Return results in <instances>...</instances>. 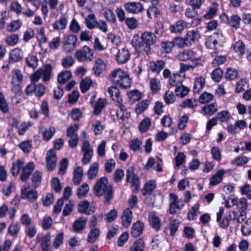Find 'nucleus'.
I'll list each match as a JSON object with an SVG mask.
<instances>
[{
  "label": "nucleus",
  "instance_id": "nucleus-29",
  "mask_svg": "<svg viewBox=\"0 0 251 251\" xmlns=\"http://www.w3.org/2000/svg\"><path fill=\"white\" fill-rule=\"evenodd\" d=\"M24 162L21 160H17L16 162L12 163L10 172L13 176H17L20 173L21 169L24 168Z\"/></svg>",
  "mask_w": 251,
  "mask_h": 251
},
{
  "label": "nucleus",
  "instance_id": "nucleus-56",
  "mask_svg": "<svg viewBox=\"0 0 251 251\" xmlns=\"http://www.w3.org/2000/svg\"><path fill=\"white\" fill-rule=\"evenodd\" d=\"M51 187L56 193L60 192L62 190V186L59 179L57 177H54L51 180Z\"/></svg>",
  "mask_w": 251,
  "mask_h": 251
},
{
  "label": "nucleus",
  "instance_id": "nucleus-59",
  "mask_svg": "<svg viewBox=\"0 0 251 251\" xmlns=\"http://www.w3.org/2000/svg\"><path fill=\"white\" fill-rule=\"evenodd\" d=\"M179 222L177 220H172L170 221V235L174 236L177 231L179 226Z\"/></svg>",
  "mask_w": 251,
  "mask_h": 251
},
{
  "label": "nucleus",
  "instance_id": "nucleus-3",
  "mask_svg": "<svg viewBox=\"0 0 251 251\" xmlns=\"http://www.w3.org/2000/svg\"><path fill=\"white\" fill-rule=\"evenodd\" d=\"M110 78L116 86L120 88L126 89L130 87V79L129 76L121 69L115 70L111 72Z\"/></svg>",
  "mask_w": 251,
  "mask_h": 251
},
{
  "label": "nucleus",
  "instance_id": "nucleus-34",
  "mask_svg": "<svg viewBox=\"0 0 251 251\" xmlns=\"http://www.w3.org/2000/svg\"><path fill=\"white\" fill-rule=\"evenodd\" d=\"M67 24V18L64 16H62L59 20L53 24V27L56 30H63L66 28Z\"/></svg>",
  "mask_w": 251,
  "mask_h": 251
},
{
  "label": "nucleus",
  "instance_id": "nucleus-26",
  "mask_svg": "<svg viewBox=\"0 0 251 251\" xmlns=\"http://www.w3.org/2000/svg\"><path fill=\"white\" fill-rule=\"evenodd\" d=\"M87 223V219L83 217H79L73 224V227L75 232L81 231Z\"/></svg>",
  "mask_w": 251,
  "mask_h": 251
},
{
  "label": "nucleus",
  "instance_id": "nucleus-48",
  "mask_svg": "<svg viewBox=\"0 0 251 251\" xmlns=\"http://www.w3.org/2000/svg\"><path fill=\"white\" fill-rule=\"evenodd\" d=\"M89 190V187L87 184L84 183L81 185L77 189V196L81 199L85 196Z\"/></svg>",
  "mask_w": 251,
  "mask_h": 251
},
{
  "label": "nucleus",
  "instance_id": "nucleus-60",
  "mask_svg": "<svg viewBox=\"0 0 251 251\" xmlns=\"http://www.w3.org/2000/svg\"><path fill=\"white\" fill-rule=\"evenodd\" d=\"M79 125L75 124L73 126H70L67 129V136L70 137H72L74 136L75 137H78L77 134L75 133V131L78 129Z\"/></svg>",
  "mask_w": 251,
  "mask_h": 251
},
{
  "label": "nucleus",
  "instance_id": "nucleus-63",
  "mask_svg": "<svg viewBox=\"0 0 251 251\" xmlns=\"http://www.w3.org/2000/svg\"><path fill=\"white\" fill-rule=\"evenodd\" d=\"M116 165L115 160L112 159L107 160L105 164V171L107 173H111L114 169Z\"/></svg>",
  "mask_w": 251,
  "mask_h": 251
},
{
  "label": "nucleus",
  "instance_id": "nucleus-7",
  "mask_svg": "<svg viewBox=\"0 0 251 251\" xmlns=\"http://www.w3.org/2000/svg\"><path fill=\"white\" fill-rule=\"evenodd\" d=\"M200 38V36L198 31L191 30L187 33L186 36L183 38L182 37H178L180 44L182 45V47L184 45H191L193 42L198 41Z\"/></svg>",
  "mask_w": 251,
  "mask_h": 251
},
{
  "label": "nucleus",
  "instance_id": "nucleus-58",
  "mask_svg": "<svg viewBox=\"0 0 251 251\" xmlns=\"http://www.w3.org/2000/svg\"><path fill=\"white\" fill-rule=\"evenodd\" d=\"M238 72L235 69L228 68L227 69L225 76L227 80H233L236 78Z\"/></svg>",
  "mask_w": 251,
  "mask_h": 251
},
{
  "label": "nucleus",
  "instance_id": "nucleus-42",
  "mask_svg": "<svg viewBox=\"0 0 251 251\" xmlns=\"http://www.w3.org/2000/svg\"><path fill=\"white\" fill-rule=\"evenodd\" d=\"M131 103L139 101L142 98L141 93L137 90H134L127 93Z\"/></svg>",
  "mask_w": 251,
  "mask_h": 251
},
{
  "label": "nucleus",
  "instance_id": "nucleus-16",
  "mask_svg": "<svg viewBox=\"0 0 251 251\" xmlns=\"http://www.w3.org/2000/svg\"><path fill=\"white\" fill-rule=\"evenodd\" d=\"M24 53L22 50L18 48L12 50L9 53V62H17L23 59Z\"/></svg>",
  "mask_w": 251,
  "mask_h": 251
},
{
  "label": "nucleus",
  "instance_id": "nucleus-35",
  "mask_svg": "<svg viewBox=\"0 0 251 251\" xmlns=\"http://www.w3.org/2000/svg\"><path fill=\"white\" fill-rule=\"evenodd\" d=\"M205 84V79L203 77L200 76L197 77L194 82L193 91L194 93H200V91L203 88Z\"/></svg>",
  "mask_w": 251,
  "mask_h": 251
},
{
  "label": "nucleus",
  "instance_id": "nucleus-4",
  "mask_svg": "<svg viewBox=\"0 0 251 251\" xmlns=\"http://www.w3.org/2000/svg\"><path fill=\"white\" fill-rule=\"evenodd\" d=\"M93 49L84 46L82 49L76 51L75 56L78 61H91L93 57Z\"/></svg>",
  "mask_w": 251,
  "mask_h": 251
},
{
  "label": "nucleus",
  "instance_id": "nucleus-1",
  "mask_svg": "<svg viewBox=\"0 0 251 251\" xmlns=\"http://www.w3.org/2000/svg\"><path fill=\"white\" fill-rule=\"evenodd\" d=\"M94 193L98 197L104 195V203L109 202L113 198V187L108 184L106 177L97 180L94 187Z\"/></svg>",
  "mask_w": 251,
  "mask_h": 251
},
{
  "label": "nucleus",
  "instance_id": "nucleus-51",
  "mask_svg": "<svg viewBox=\"0 0 251 251\" xmlns=\"http://www.w3.org/2000/svg\"><path fill=\"white\" fill-rule=\"evenodd\" d=\"M216 117L221 122H226L229 120L230 114L227 111L224 110L218 113Z\"/></svg>",
  "mask_w": 251,
  "mask_h": 251
},
{
  "label": "nucleus",
  "instance_id": "nucleus-6",
  "mask_svg": "<svg viewBox=\"0 0 251 251\" xmlns=\"http://www.w3.org/2000/svg\"><path fill=\"white\" fill-rule=\"evenodd\" d=\"M77 38L75 35H69L65 36L62 40L64 50L68 52H70L76 47Z\"/></svg>",
  "mask_w": 251,
  "mask_h": 251
},
{
  "label": "nucleus",
  "instance_id": "nucleus-28",
  "mask_svg": "<svg viewBox=\"0 0 251 251\" xmlns=\"http://www.w3.org/2000/svg\"><path fill=\"white\" fill-rule=\"evenodd\" d=\"M42 178V173L39 171H36L32 175L31 180L33 186L36 188L38 187L41 183Z\"/></svg>",
  "mask_w": 251,
  "mask_h": 251
},
{
  "label": "nucleus",
  "instance_id": "nucleus-12",
  "mask_svg": "<svg viewBox=\"0 0 251 251\" xmlns=\"http://www.w3.org/2000/svg\"><path fill=\"white\" fill-rule=\"evenodd\" d=\"M50 234L49 232L44 237L38 234L36 237V242L37 243L41 242L40 246L42 251H48L50 244Z\"/></svg>",
  "mask_w": 251,
  "mask_h": 251
},
{
  "label": "nucleus",
  "instance_id": "nucleus-41",
  "mask_svg": "<svg viewBox=\"0 0 251 251\" xmlns=\"http://www.w3.org/2000/svg\"><path fill=\"white\" fill-rule=\"evenodd\" d=\"M106 101L104 99H99L94 107V114L95 115H99L104 107Z\"/></svg>",
  "mask_w": 251,
  "mask_h": 251
},
{
  "label": "nucleus",
  "instance_id": "nucleus-53",
  "mask_svg": "<svg viewBox=\"0 0 251 251\" xmlns=\"http://www.w3.org/2000/svg\"><path fill=\"white\" fill-rule=\"evenodd\" d=\"M237 206L240 213L242 212H246V211L248 207L247 199L244 198L240 199L237 203Z\"/></svg>",
  "mask_w": 251,
  "mask_h": 251
},
{
  "label": "nucleus",
  "instance_id": "nucleus-31",
  "mask_svg": "<svg viewBox=\"0 0 251 251\" xmlns=\"http://www.w3.org/2000/svg\"><path fill=\"white\" fill-rule=\"evenodd\" d=\"M72 77V73L71 71H63L59 74L57 77L58 82L60 84H65L68 80Z\"/></svg>",
  "mask_w": 251,
  "mask_h": 251
},
{
  "label": "nucleus",
  "instance_id": "nucleus-8",
  "mask_svg": "<svg viewBox=\"0 0 251 251\" xmlns=\"http://www.w3.org/2000/svg\"><path fill=\"white\" fill-rule=\"evenodd\" d=\"M82 151L83 152L82 162L83 164H86L91 161L93 154V150L88 140H85L83 142L82 147Z\"/></svg>",
  "mask_w": 251,
  "mask_h": 251
},
{
  "label": "nucleus",
  "instance_id": "nucleus-36",
  "mask_svg": "<svg viewBox=\"0 0 251 251\" xmlns=\"http://www.w3.org/2000/svg\"><path fill=\"white\" fill-rule=\"evenodd\" d=\"M92 83L90 78L86 77L84 79L81 80L80 83V87L81 92L85 93L90 88Z\"/></svg>",
  "mask_w": 251,
  "mask_h": 251
},
{
  "label": "nucleus",
  "instance_id": "nucleus-50",
  "mask_svg": "<svg viewBox=\"0 0 251 251\" xmlns=\"http://www.w3.org/2000/svg\"><path fill=\"white\" fill-rule=\"evenodd\" d=\"M25 60L27 66L30 68H35L38 65V60L35 55H28Z\"/></svg>",
  "mask_w": 251,
  "mask_h": 251
},
{
  "label": "nucleus",
  "instance_id": "nucleus-19",
  "mask_svg": "<svg viewBox=\"0 0 251 251\" xmlns=\"http://www.w3.org/2000/svg\"><path fill=\"white\" fill-rule=\"evenodd\" d=\"M106 66L104 62L100 58H98L96 61L95 66L93 68L94 75L98 76L106 69Z\"/></svg>",
  "mask_w": 251,
  "mask_h": 251
},
{
  "label": "nucleus",
  "instance_id": "nucleus-46",
  "mask_svg": "<svg viewBox=\"0 0 251 251\" xmlns=\"http://www.w3.org/2000/svg\"><path fill=\"white\" fill-rule=\"evenodd\" d=\"M89 203L87 201H81L78 204V210L80 213H85L87 215H90V212L88 211Z\"/></svg>",
  "mask_w": 251,
  "mask_h": 251
},
{
  "label": "nucleus",
  "instance_id": "nucleus-33",
  "mask_svg": "<svg viewBox=\"0 0 251 251\" xmlns=\"http://www.w3.org/2000/svg\"><path fill=\"white\" fill-rule=\"evenodd\" d=\"M218 110L217 104L212 103L204 106L202 108V111L206 115H212Z\"/></svg>",
  "mask_w": 251,
  "mask_h": 251
},
{
  "label": "nucleus",
  "instance_id": "nucleus-49",
  "mask_svg": "<svg viewBox=\"0 0 251 251\" xmlns=\"http://www.w3.org/2000/svg\"><path fill=\"white\" fill-rule=\"evenodd\" d=\"M144 242L141 239H139L134 242L130 248V251H143Z\"/></svg>",
  "mask_w": 251,
  "mask_h": 251
},
{
  "label": "nucleus",
  "instance_id": "nucleus-5",
  "mask_svg": "<svg viewBox=\"0 0 251 251\" xmlns=\"http://www.w3.org/2000/svg\"><path fill=\"white\" fill-rule=\"evenodd\" d=\"M107 92L112 100L117 102V106L120 108L121 111H126V107L122 103V99L119 89L116 87L111 86L108 88Z\"/></svg>",
  "mask_w": 251,
  "mask_h": 251
},
{
  "label": "nucleus",
  "instance_id": "nucleus-40",
  "mask_svg": "<svg viewBox=\"0 0 251 251\" xmlns=\"http://www.w3.org/2000/svg\"><path fill=\"white\" fill-rule=\"evenodd\" d=\"M19 40V37L18 35L12 34L6 37L5 39V42L7 45L13 46L16 45L18 43Z\"/></svg>",
  "mask_w": 251,
  "mask_h": 251
},
{
  "label": "nucleus",
  "instance_id": "nucleus-38",
  "mask_svg": "<svg viewBox=\"0 0 251 251\" xmlns=\"http://www.w3.org/2000/svg\"><path fill=\"white\" fill-rule=\"evenodd\" d=\"M151 125V120L150 118L147 117L143 120L139 126L140 131L142 133H144L147 131Z\"/></svg>",
  "mask_w": 251,
  "mask_h": 251
},
{
  "label": "nucleus",
  "instance_id": "nucleus-2",
  "mask_svg": "<svg viewBox=\"0 0 251 251\" xmlns=\"http://www.w3.org/2000/svg\"><path fill=\"white\" fill-rule=\"evenodd\" d=\"M156 41L154 33L151 32H145L140 38L134 37L132 41L133 46L135 49L144 47L143 50L147 54L150 52L151 46L153 45Z\"/></svg>",
  "mask_w": 251,
  "mask_h": 251
},
{
  "label": "nucleus",
  "instance_id": "nucleus-57",
  "mask_svg": "<svg viewBox=\"0 0 251 251\" xmlns=\"http://www.w3.org/2000/svg\"><path fill=\"white\" fill-rule=\"evenodd\" d=\"M21 26L19 21H14L11 22L7 26V30L9 32H14L18 30Z\"/></svg>",
  "mask_w": 251,
  "mask_h": 251
},
{
  "label": "nucleus",
  "instance_id": "nucleus-15",
  "mask_svg": "<svg viewBox=\"0 0 251 251\" xmlns=\"http://www.w3.org/2000/svg\"><path fill=\"white\" fill-rule=\"evenodd\" d=\"M130 56V54L128 50L126 48H123L118 52L116 56V59L119 63L125 64L128 61Z\"/></svg>",
  "mask_w": 251,
  "mask_h": 251
},
{
  "label": "nucleus",
  "instance_id": "nucleus-11",
  "mask_svg": "<svg viewBox=\"0 0 251 251\" xmlns=\"http://www.w3.org/2000/svg\"><path fill=\"white\" fill-rule=\"evenodd\" d=\"M125 10L128 13L137 14L144 10L143 5L139 2H128L124 5Z\"/></svg>",
  "mask_w": 251,
  "mask_h": 251
},
{
  "label": "nucleus",
  "instance_id": "nucleus-64",
  "mask_svg": "<svg viewBox=\"0 0 251 251\" xmlns=\"http://www.w3.org/2000/svg\"><path fill=\"white\" fill-rule=\"evenodd\" d=\"M164 99L166 103L171 104L175 101V96L172 91H168L165 95Z\"/></svg>",
  "mask_w": 251,
  "mask_h": 251
},
{
  "label": "nucleus",
  "instance_id": "nucleus-21",
  "mask_svg": "<svg viewBox=\"0 0 251 251\" xmlns=\"http://www.w3.org/2000/svg\"><path fill=\"white\" fill-rule=\"evenodd\" d=\"M186 26V22L183 20H180L171 25L170 29L172 33H181Z\"/></svg>",
  "mask_w": 251,
  "mask_h": 251
},
{
  "label": "nucleus",
  "instance_id": "nucleus-55",
  "mask_svg": "<svg viewBox=\"0 0 251 251\" xmlns=\"http://www.w3.org/2000/svg\"><path fill=\"white\" fill-rule=\"evenodd\" d=\"M9 110L7 103L5 99L3 94L0 92V110L5 113Z\"/></svg>",
  "mask_w": 251,
  "mask_h": 251
},
{
  "label": "nucleus",
  "instance_id": "nucleus-52",
  "mask_svg": "<svg viewBox=\"0 0 251 251\" xmlns=\"http://www.w3.org/2000/svg\"><path fill=\"white\" fill-rule=\"evenodd\" d=\"M104 16L109 23H115L116 22V16L110 9H107L104 11Z\"/></svg>",
  "mask_w": 251,
  "mask_h": 251
},
{
  "label": "nucleus",
  "instance_id": "nucleus-20",
  "mask_svg": "<svg viewBox=\"0 0 251 251\" xmlns=\"http://www.w3.org/2000/svg\"><path fill=\"white\" fill-rule=\"evenodd\" d=\"M194 52L190 50H185L182 52H180L178 55V59L182 61H186L190 60L192 63L197 62V60L193 59Z\"/></svg>",
  "mask_w": 251,
  "mask_h": 251
},
{
  "label": "nucleus",
  "instance_id": "nucleus-62",
  "mask_svg": "<svg viewBox=\"0 0 251 251\" xmlns=\"http://www.w3.org/2000/svg\"><path fill=\"white\" fill-rule=\"evenodd\" d=\"M185 157L183 152H178L175 157L176 166L178 167L181 166L185 162Z\"/></svg>",
  "mask_w": 251,
  "mask_h": 251
},
{
  "label": "nucleus",
  "instance_id": "nucleus-9",
  "mask_svg": "<svg viewBox=\"0 0 251 251\" xmlns=\"http://www.w3.org/2000/svg\"><path fill=\"white\" fill-rule=\"evenodd\" d=\"M29 186H24L21 190L22 198L23 199H27L30 202H33L37 199L38 195L36 190L29 189Z\"/></svg>",
  "mask_w": 251,
  "mask_h": 251
},
{
  "label": "nucleus",
  "instance_id": "nucleus-24",
  "mask_svg": "<svg viewBox=\"0 0 251 251\" xmlns=\"http://www.w3.org/2000/svg\"><path fill=\"white\" fill-rule=\"evenodd\" d=\"M52 68L50 64L45 65L43 68L39 69L44 81H48L50 78Z\"/></svg>",
  "mask_w": 251,
  "mask_h": 251
},
{
  "label": "nucleus",
  "instance_id": "nucleus-10",
  "mask_svg": "<svg viewBox=\"0 0 251 251\" xmlns=\"http://www.w3.org/2000/svg\"><path fill=\"white\" fill-rule=\"evenodd\" d=\"M57 162V157L55 152L52 149L50 150L46 155V167L49 171L53 170Z\"/></svg>",
  "mask_w": 251,
  "mask_h": 251
},
{
  "label": "nucleus",
  "instance_id": "nucleus-47",
  "mask_svg": "<svg viewBox=\"0 0 251 251\" xmlns=\"http://www.w3.org/2000/svg\"><path fill=\"white\" fill-rule=\"evenodd\" d=\"M214 96L207 92H204L201 94L199 98V101L201 104L207 103L213 100Z\"/></svg>",
  "mask_w": 251,
  "mask_h": 251
},
{
  "label": "nucleus",
  "instance_id": "nucleus-17",
  "mask_svg": "<svg viewBox=\"0 0 251 251\" xmlns=\"http://www.w3.org/2000/svg\"><path fill=\"white\" fill-rule=\"evenodd\" d=\"M149 220L150 225L156 231H158L160 229L161 222L159 218L156 215L155 212H150Z\"/></svg>",
  "mask_w": 251,
  "mask_h": 251
},
{
  "label": "nucleus",
  "instance_id": "nucleus-22",
  "mask_svg": "<svg viewBox=\"0 0 251 251\" xmlns=\"http://www.w3.org/2000/svg\"><path fill=\"white\" fill-rule=\"evenodd\" d=\"M225 171L224 169L218 170L210 179V184L214 186L219 184L223 179Z\"/></svg>",
  "mask_w": 251,
  "mask_h": 251
},
{
  "label": "nucleus",
  "instance_id": "nucleus-25",
  "mask_svg": "<svg viewBox=\"0 0 251 251\" xmlns=\"http://www.w3.org/2000/svg\"><path fill=\"white\" fill-rule=\"evenodd\" d=\"M219 38V34L218 33H214L213 35L210 36L205 42L206 46L211 49H216V46L218 44V39Z\"/></svg>",
  "mask_w": 251,
  "mask_h": 251
},
{
  "label": "nucleus",
  "instance_id": "nucleus-61",
  "mask_svg": "<svg viewBox=\"0 0 251 251\" xmlns=\"http://www.w3.org/2000/svg\"><path fill=\"white\" fill-rule=\"evenodd\" d=\"M240 20V17L237 15H232L230 17L229 24L232 27L238 28L239 27Z\"/></svg>",
  "mask_w": 251,
  "mask_h": 251
},
{
  "label": "nucleus",
  "instance_id": "nucleus-30",
  "mask_svg": "<svg viewBox=\"0 0 251 251\" xmlns=\"http://www.w3.org/2000/svg\"><path fill=\"white\" fill-rule=\"evenodd\" d=\"M165 63L162 60H157L155 62H150V68L153 72L159 73L165 67Z\"/></svg>",
  "mask_w": 251,
  "mask_h": 251
},
{
  "label": "nucleus",
  "instance_id": "nucleus-32",
  "mask_svg": "<svg viewBox=\"0 0 251 251\" xmlns=\"http://www.w3.org/2000/svg\"><path fill=\"white\" fill-rule=\"evenodd\" d=\"M155 187V181L154 180L149 181L145 184L143 189L142 190L143 195L146 196L147 195L151 194Z\"/></svg>",
  "mask_w": 251,
  "mask_h": 251
},
{
  "label": "nucleus",
  "instance_id": "nucleus-13",
  "mask_svg": "<svg viewBox=\"0 0 251 251\" xmlns=\"http://www.w3.org/2000/svg\"><path fill=\"white\" fill-rule=\"evenodd\" d=\"M178 37H176L172 41H165L161 43V48L163 49L164 51L166 53L170 52L173 47L177 46L179 48L182 47V45L180 44Z\"/></svg>",
  "mask_w": 251,
  "mask_h": 251
},
{
  "label": "nucleus",
  "instance_id": "nucleus-27",
  "mask_svg": "<svg viewBox=\"0 0 251 251\" xmlns=\"http://www.w3.org/2000/svg\"><path fill=\"white\" fill-rule=\"evenodd\" d=\"M83 170L78 166L76 168L73 173V181L75 185H78L82 180Z\"/></svg>",
  "mask_w": 251,
  "mask_h": 251
},
{
  "label": "nucleus",
  "instance_id": "nucleus-23",
  "mask_svg": "<svg viewBox=\"0 0 251 251\" xmlns=\"http://www.w3.org/2000/svg\"><path fill=\"white\" fill-rule=\"evenodd\" d=\"M122 221L124 226L128 227L132 220V212L130 208L126 209L123 212V215L122 217Z\"/></svg>",
  "mask_w": 251,
  "mask_h": 251
},
{
  "label": "nucleus",
  "instance_id": "nucleus-44",
  "mask_svg": "<svg viewBox=\"0 0 251 251\" xmlns=\"http://www.w3.org/2000/svg\"><path fill=\"white\" fill-rule=\"evenodd\" d=\"M100 230L98 228L92 229L88 235V242L89 243H94L99 237Z\"/></svg>",
  "mask_w": 251,
  "mask_h": 251
},
{
  "label": "nucleus",
  "instance_id": "nucleus-45",
  "mask_svg": "<svg viewBox=\"0 0 251 251\" xmlns=\"http://www.w3.org/2000/svg\"><path fill=\"white\" fill-rule=\"evenodd\" d=\"M241 232L245 236L249 235L251 234V219H248L245 224L241 226Z\"/></svg>",
  "mask_w": 251,
  "mask_h": 251
},
{
  "label": "nucleus",
  "instance_id": "nucleus-18",
  "mask_svg": "<svg viewBox=\"0 0 251 251\" xmlns=\"http://www.w3.org/2000/svg\"><path fill=\"white\" fill-rule=\"evenodd\" d=\"M144 227L143 223L140 221L134 223L131 227V235L134 238L140 236L143 232Z\"/></svg>",
  "mask_w": 251,
  "mask_h": 251
},
{
  "label": "nucleus",
  "instance_id": "nucleus-39",
  "mask_svg": "<svg viewBox=\"0 0 251 251\" xmlns=\"http://www.w3.org/2000/svg\"><path fill=\"white\" fill-rule=\"evenodd\" d=\"M99 170V164L94 163L88 171V177L90 180L93 179L97 175Z\"/></svg>",
  "mask_w": 251,
  "mask_h": 251
},
{
  "label": "nucleus",
  "instance_id": "nucleus-14",
  "mask_svg": "<svg viewBox=\"0 0 251 251\" xmlns=\"http://www.w3.org/2000/svg\"><path fill=\"white\" fill-rule=\"evenodd\" d=\"M34 169V164L33 162H30L28 163L23 169V171L20 176L21 180L23 182L26 181L31 175Z\"/></svg>",
  "mask_w": 251,
  "mask_h": 251
},
{
  "label": "nucleus",
  "instance_id": "nucleus-37",
  "mask_svg": "<svg viewBox=\"0 0 251 251\" xmlns=\"http://www.w3.org/2000/svg\"><path fill=\"white\" fill-rule=\"evenodd\" d=\"M189 91L190 90L188 87L183 85L176 86L175 89V92L176 93V96L180 98L184 97L188 94Z\"/></svg>",
  "mask_w": 251,
  "mask_h": 251
},
{
  "label": "nucleus",
  "instance_id": "nucleus-54",
  "mask_svg": "<svg viewBox=\"0 0 251 251\" xmlns=\"http://www.w3.org/2000/svg\"><path fill=\"white\" fill-rule=\"evenodd\" d=\"M223 75V71L220 68H217L211 73V77L215 82H219L222 78Z\"/></svg>",
  "mask_w": 251,
  "mask_h": 251
},
{
  "label": "nucleus",
  "instance_id": "nucleus-43",
  "mask_svg": "<svg viewBox=\"0 0 251 251\" xmlns=\"http://www.w3.org/2000/svg\"><path fill=\"white\" fill-rule=\"evenodd\" d=\"M97 22L96 16L93 14L88 15L85 19V23L89 29L94 28Z\"/></svg>",
  "mask_w": 251,
  "mask_h": 251
}]
</instances>
